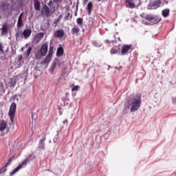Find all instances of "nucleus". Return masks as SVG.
<instances>
[{
    "label": "nucleus",
    "instance_id": "f257e3e1",
    "mask_svg": "<svg viewBox=\"0 0 176 176\" xmlns=\"http://www.w3.org/2000/svg\"><path fill=\"white\" fill-rule=\"evenodd\" d=\"M142 102V100L141 95L136 94L133 98H131L125 101L123 111L126 112V111L130 109L131 113L137 112L139 108H141Z\"/></svg>",
    "mask_w": 176,
    "mask_h": 176
},
{
    "label": "nucleus",
    "instance_id": "f03ea898",
    "mask_svg": "<svg viewBox=\"0 0 176 176\" xmlns=\"http://www.w3.org/2000/svg\"><path fill=\"white\" fill-rule=\"evenodd\" d=\"M35 157H36V156H35V154L34 153H31L30 155H29V156L23 160L21 164H19L16 168L14 169L12 172L10 173V176L14 175V174H16V173H17L19 170H21L23 167H25V166H27V164H28L30 162L34 160Z\"/></svg>",
    "mask_w": 176,
    "mask_h": 176
},
{
    "label": "nucleus",
    "instance_id": "7ed1b4c3",
    "mask_svg": "<svg viewBox=\"0 0 176 176\" xmlns=\"http://www.w3.org/2000/svg\"><path fill=\"white\" fill-rule=\"evenodd\" d=\"M0 13L3 14L5 17L12 16V8L9 7V4L2 1L0 3Z\"/></svg>",
    "mask_w": 176,
    "mask_h": 176
},
{
    "label": "nucleus",
    "instance_id": "20e7f679",
    "mask_svg": "<svg viewBox=\"0 0 176 176\" xmlns=\"http://www.w3.org/2000/svg\"><path fill=\"white\" fill-rule=\"evenodd\" d=\"M16 108H17V104H16V102H13L10 106L8 116H10V119L12 124H14V116L16 115Z\"/></svg>",
    "mask_w": 176,
    "mask_h": 176
},
{
    "label": "nucleus",
    "instance_id": "39448f33",
    "mask_svg": "<svg viewBox=\"0 0 176 176\" xmlns=\"http://www.w3.org/2000/svg\"><path fill=\"white\" fill-rule=\"evenodd\" d=\"M133 49V45H124L121 49V56H126L129 53H131Z\"/></svg>",
    "mask_w": 176,
    "mask_h": 176
},
{
    "label": "nucleus",
    "instance_id": "423d86ee",
    "mask_svg": "<svg viewBox=\"0 0 176 176\" xmlns=\"http://www.w3.org/2000/svg\"><path fill=\"white\" fill-rule=\"evenodd\" d=\"M160 5H162V1L155 0L154 1L148 3L147 6V9H148V10L157 9V8H160Z\"/></svg>",
    "mask_w": 176,
    "mask_h": 176
},
{
    "label": "nucleus",
    "instance_id": "0eeeda50",
    "mask_svg": "<svg viewBox=\"0 0 176 176\" xmlns=\"http://www.w3.org/2000/svg\"><path fill=\"white\" fill-rule=\"evenodd\" d=\"M45 141L46 134H45V135L38 141V149H41V151H45V149H46Z\"/></svg>",
    "mask_w": 176,
    "mask_h": 176
},
{
    "label": "nucleus",
    "instance_id": "6e6552de",
    "mask_svg": "<svg viewBox=\"0 0 176 176\" xmlns=\"http://www.w3.org/2000/svg\"><path fill=\"white\" fill-rule=\"evenodd\" d=\"M31 34H32V30H31V29H25L23 30V33L21 34V37L24 39H28V38L31 36Z\"/></svg>",
    "mask_w": 176,
    "mask_h": 176
},
{
    "label": "nucleus",
    "instance_id": "1a4fd4ad",
    "mask_svg": "<svg viewBox=\"0 0 176 176\" xmlns=\"http://www.w3.org/2000/svg\"><path fill=\"white\" fill-rule=\"evenodd\" d=\"M48 48H49V46L47 43L43 44V45L41 46V48L40 50L41 56H46V54H47V49Z\"/></svg>",
    "mask_w": 176,
    "mask_h": 176
},
{
    "label": "nucleus",
    "instance_id": "9d476101",
    "mask_svg": "<svg viewBox=\"0 0 176 176\" xmlns=\"http://www.w3.org/2000/svg\"><path fill=\"white\" fill-rule=\"evenodd\" d=\"M65 35V32L61 29L56 30L54 34L55 38H63Z\"/></svg>",
    "mask_w": 176,
    "mask_h": 176
},
{
    "label": "nucleus",
    "instance_id": "9b49d317",
    "mask_svg": "<svg viewBox=\"0 0 176 176\" xmlns=\"http://www.w3.org/2000/svg\"><path fill=\"white\" fill-rule=\"evenodd\" d=\"M23 16H24V12H21L18 18L17 28L24 27V23L23 22Z\"/></svg>",
    "mask_w": 176,
    "mask_h": 176
},
{
    "label": "nucleus",
    "instance_id": "f8f14e48",
    "mask_svg": "<svg viewBox=\"0 0 176 176\" xmlns=\"http://www.w3.org/2000/svg\"><path fill=\"white\" fill-rule=\"evenodd\" d=\"M42 14H44L45 16H50V9L48 8L47 5H44L43 6V9L41 10Z\"/></svg>",
    "mask_w": 176,
    "mask_h": 176
},
{
    "label": "nucleus",
    "instance_id": "ddd939ff",
    "mask_svg": "<svg viewBox=\"0 0 176 176\" xmlns=\"http://www.w3.org/2000/svg\"><path fill=\"white\" fill-rule=\"evenodd\" d=\"M8 30H9V27L8 26V23H4L1 28V36L8 35Z\"/></svg>",
    "mask_w": 176,
    "mask_h": 176
},
{
    "label": "nucleus",
    "instance_id": "4468645a",
    "mask_svg": "<svg viewBox=\"0 0 176 176\" xmlns=\"http://www.w3.org/2000/svg\"><path fill=\"white\" fill-rule=\"evenodd\" d=\"M120 47L118 46L113 47L110 50L111 54H120Z\"/></svg>",
    "mask_w": 176,
    "mask_h": 176
},
{
    "label": "nucleus",
    "instance_id": "2eb2a0df",
    "mask_svg": "<svg viewBox=\"0 0 176 176\" xmlns=\"http://www.w3.org/2000/svg\"><path fill=\"white\" fill-rule=\"evenodd\" d=\"M5 47L0 43V56H1V60H6V55H5V51L3 49Z\"/></svg>",
    "mask_w": 176,
    "mask_h": 176
},
{
    "label": "nucleus",
    "instance_id": "dca6fc26",
    "mask_svg": "<svg viewBox=\"0 0 176 176\" xmlns=\"http://www.w3.org/2000/svg\"><path fill=\"white\" fill-rule=\"evenodd\" d=\"M80 32V29H79V26L78 25H74L72 29V35H78Z\"/></svg>",
    "mask_w": 176,
    "mask_h": 176
},
{
    "label": "nucleus",
    "instance_id": "f3484780",
    "mask_svg": "<svg viewBox=\"0 0 176 176\" xmlns=\"http://www.w3.org/2000/svg\"><path fill=\"white\" fill-rule=\"evenodd\" d=\"M125 3H126L127 8L129 9H134L135 8V4L133 3V0H125Z\"/></svg>",
    "mask_w": 176,
    "mask_h": 176
},
{
    "label": "nucleus",
    "instance_id": "a211bd4d",
    "mask_svg": "<svg viewBox=\"0 0 176 176\" xmlns=\"http://www.w3.org/2000/svg\"><path fill=\"white\" fill-rule=\"evenodd\" d=\"M85 9L87 11L88 14L90 16V14H91V10H93V3L89 1Z\"/></svg>",
    "mask_w": 176,
    "mask_h": 176
},
{
    "label": "nucleus",
    "instance_id": "6ab92c4d",
    "mask_svg": "<svg viewBox=\"0 0 176 176\" xmlns=\"http://www.w3.org/2000/svg\"><path fill=\"white\" fill-rule=\"evenodd\" d=\"M160 21H162V18H160L157 16H154L151 23L153 24V25H155L156 24H159Z\"/></svg>",
    "mask_w": 176,
    "mask_h": 176
},
{
    "label": "nucleus",
    "instance_id": "aec40b11",
    "mask_svg": "<svg viewBox=\"0 0 176 176\" xmlns=\"http://www.w3.org/2000/svg\"><path fill=\"white\" fill-rule=\"evenodd\" d=\"M63 54H64V48H63V47H58L56 51L57 57H63Z\"/></svg>",
    "mask_w": 176,
    "mask_h": 176
},
{
    "label": "nucleus",
    "instance_id": "412c9836",
    "mask_svg": "<svg viewBox=\"0 0 176 176\" xmlns=\"http://www.w3.org/2000/svg\"><path fill=\"white\" fill-rule=\"evenodd\" d=\"M34 3L35 10L39 12V10H41V3L39 2V0H34Z\"/></svg>",
    "mask_w": 176,
    "mask_h": 176
},
{
    "label": "nucleus",
    "instance_id": "4be33fe9",
    "mask_svg": "<svg viewBox=\"0 0 176 176\" xmlns=\"http://www.w3.org/2000/svg\"><path fill=\"white\" fill-rule=\"evenodd\" d=\"M50 60H52V55L48 54L45 58L41 62V65L49 64V63H50Z\"/></svg>",
    "mask_w": 176,
    "mask_h": 176
},
{
    "label": "nucleus",
    "instance_id": "5701e85b",
    "mask_svg": "<svg viewBox=\"0 0 176 176\" xmlns=\"http://www.w3.org/2000/svg\"><path fill=\"white\" fill-rule=\"evenodd\" d=\"M56 67H57V61L54 60L51 67L49 69V72L53 74V72H54V69H56Z\"/></svg>",
    "mask_w": 176,
    "mask_h": 176
},
{
    "label": "nucleus",
    "instance_id": "b1692460",
    "mask_svg": "<svg viewBox=\"0 0 176 176\" xmlns=\"http://www.w3.org/2000/svg\"><path fill=\"white\" fill-rule=\"evenodd\" d=\"M162 14L164 18L168 17L170 16V9L166 8V9L163 10Z\"/></svg>",
    "mask_w": 176,
    "mask_h": 176
},
{
    "label": "nucleus",
    "instance_id": "393cba45",
    "mask_svg": "<svg viewBox=\"0 0 176 176\" xmlns=\"http://www.w3.org/2000/svg\"><path fill=\"white\" fill-rule=\"evenodd\" d=\"M6 129V122L4 120L0 121V131H3Z\"/></svg>",
    "mask_w": 176,
    "mask_h": 176
},
{
    "label": "nucleus",
    "instance_id": "a878e982",
    "mask_svg": "<svg viewBox=\"0 0 176 176\" xmlns=\"http://www.w3.org/2000/svg\"><path fill=\"white\" fill-rule=\"evenodd\" d=\"M155 15L148 14L146 16H142V20H147L151 23L152 20H153V17Z\"/></svg>",
    "mask_w": 176,
    "mask_h": 176
},
{
    "label": "nucleus",
    "instance_id": "bb28decb",
    "mask_svg": "<svg viewBox=\"0 0 176 176\" xmlns=\"http://www.w3.org/2000/svg\"><path fill=\"white\" fill-rule=\"evenodd\" d=\"M92 45L94 47H101V46H102V43L97 41H92Z\"/></svg>",
    "mask_w": 176,
    "mask_h": 176
},
{
    "label": "nucleus",
    "instance_id": "cd10ccee",
    "mask_svg": "<svg viewBox=\"0 0 176 176\" xmlns=\"http://www.w3.org/2000/svg\"><path fill=\"white\" fill-rule=\"evenodd\" d=\"M5 87L3 86V82L0 80V93H2V94H5Z\"/></svg>",
    "mask_w": 176,
    "mask_h": 176
},
{
    "label": "nucleus",
    "instance_id": "c85d7f7f",
    "mask_svg": "<svg viewBox=\"0 0 176 176\" xmlns=\"http://www.w3.org/2000/svg\"><path fill=\"white\" fill-rule=\"evenodd\" d=\"M71 19H72V16H71V13L70 12H67L66 14V15L64 17V20L65 21H68V20H71Z\"/></svg>",
    "mask_w": 176,
    "mask_h": 176
},
{
    "label": "nucleus",
    "instance_id": "c756f323",
    "mask_svg": "<svg viewBox=\"0 0 176 176\" xmlns=\"http://www.w3.org/2000/svg\"><path fill=\"white\" fill-rule=\"evenodd\" d=\"M76 23L78 25H82V24H83V19L78 18L76 20Z\"/></svg>",
    "mask_w": 176,
    "mask_h": 176
},
{
    "label": "nucleus",
    "instance_id": "7c9ffc66",
    "mask_svg": "<svg viewBox=\"0 0 176 176\" xmlns=\"http://www.w3.org/2000/svg\"><path fill=\"white\" fill-rule=\"evenodd\" d=\"M54 47H53V45H52V43H50L48 54H50V55L52 56V54H53V50H54Z\"/></svg>",
    "mask_w": 176,
    "mask_h": 176
},
{
    "label": "nucleus",
    "instance_id": "2f4dec72",
    "mask_svg": "<svg viewBox=\"0 0 176 176\" xmlns=\"http://www.w3.org/2000/svg\"><path fill=\"white\" fill-rule=\"evenodd\" d=\"M6 171H8V168H6L5 167H2L0 169V175L1 174H3V175H5V173H6Z\"/></svg>",
    "mask_w": 176,
    "mask_h": 176
},
{
    "label": "nucleus",
    "instance_id": "473e14b6",
    "mask_svg": "<svg viewBox=\"0 0 176 176\" xmlns=\"http://www.w3.org/2000/svg\"><path fill=\"white\" fill-rule=\"evenodd\" d=\"M31 50H32V47H30L27 50V51H26V52H25V54H26L27 57H29V56H30V54H31Z\"/></svg>",
    "mask_w": 176,
    "mask_h": 176
},
{
    "label": "nucleus",
    "instance_id": "72a5a7b5",
    "mask_svg": "<svg viewBox=\"0 0 176 176\" xmlns=\"http://www.w3.org/2000/svg\"><path fill=\"white\" fill-rule=\"evenodd\" d=\"M10 86H12V87H14V86H16V80L11 79V80L10 82Z\"/></svg>",
    "mask_w": 176,
    "mask_h": 176
},
{
    "label": "nucleus",
    "instance_id": "f704fd0d",
    "mask_svg": "<svg viewBox=\"0 0 176 176\" xmlns=\"http://www.w3.org/2000/svg\"><path fill=\"white\" fill-rule=\"evenodd\" d=\"M11 100H12V101H19V98H17V95L14 94L12 97H11Z\"/></svg>",
    "mask_w": 176,
    "mask_h": 176
},
{
    "label": "nucleus",
    "instance_id": "c9c22d12",
    "mask_svg": "<svg viewBox=\"0 0 176 176\" xmlns=\"http://www.w3.org/2000/svg\"><path fill=\"white\" fill-rule=\"evenodd\" d=\"M45 36V34L43 32H41L37 34V38H39V39H42Z\"/></svg>",
    "mask_w": 176,
    "mask_h": 176
},
{
    "label": "nucleus",
    "instance_id": "e433bc0d",
    "mask_svg": "<svg viewBox=\"0 0 176 176\" xmlns=\"http://www.w3.org/2000/svg\"><path fill=\"white\" fill-rule=\"evenodd\" d=\"M79 87H80L79 85L73 87L72 89V91H76V90H78V89H79Z\"/></svg>",
    "mask_w": 176,
    "mask_h": 176
},
{
    "label": "nucleus",
    "instance_id": "4c0bfd02",
    "mask_svg": "<svg viewBox=\"0 0 176 176\" xmlns=\"http://www.w3.org/2000/svg\"><path fill=\"white\" fill-rule=\"evenodd\" d=\"M63 101L65 105H67L68 101H69V100L68 98H65L63 99Z\"/></svg>",
    "mask_w": 176,
    "mask_h": 176
},
{
    "label": "nucleus",
    "instance_id": "58836bf2",
    "mask_svg": "<svg viewBox=\"0 0 176 176\" xmlns=\"http://www.w3.org/2000/svg\"><path fill=\"white\" fill-rule=\"evenodd\" d=\"M10 162H12L11 159L8 160V162H7L3 167H5V168H7L8 166H9V163H10Z\"/></svg>",
    "mask_w": 176,
    "mask_h": 176
},
{
    "label": "nucleus",
    "instance_id": "ea45409f",
    "mask_svg": "<svg viewBox=\"0 0 176 176\" xmlns=\"http://www.w3.org/2000/svg\"><path fill=\"white\" fill-rule=\"evenodd\" d=\"M23 60V56L20 55L18 56V63H20Z\"/></svg>",
    "mask_w": 176,
    "mask_h": 176
},
{
    "label": "nucleus",
    "instance_id": "a19ab883",
    "mask_svg": "<svg viewBox=\"0 0 176 176\" xmlns=\"http://www.w3.org/2000/svg\"><path fill=\"white\" fill-rule=\"evenodd\" d=\"M172 104H176V97L172 98Z\"/></svg>",
    "mask_w": 176,
    "mask_h": 176
},
{
    "label": "nucleus",
    "instance_id": "79ce46f5",
    "mask_svg": "<svg viewBox=\"0 0 176 176\" xmlns=\"http://www.w3.org/2000/svg\"><path fill=\"white\" fill-rule=\"evenodd\" d=\"M22 65H23V63L19 62L18 68H21Z\"/></svg>",
    "mask_w": 176,
    "mask_h": 176
},
{
    "label": "nucleus",
    "instance_id": "37998d69",
    "mask_svg": "<svg viewBox=\"0 0 176 176\" xmlns=\"http://www.w3.org/2000/svg\"><path fill=\"white\" fill-rule=\"evenodd\" d=\"M19 35H20V33L19 32H17L16 34H15V36L17 39V38H19Z\"/></svg>",
    "mask_w": 176,
    "mask_h": 176
},
{
    "label": "nucleus",
    "instance_id": "c03bdc74",
    "mask_svg": "<svg viewBox=\"0 0 176 176\" xmlns=\"http://www.w3.org/2000/svg\"><path fill=\"white\" fill-rule=\"evenodd\" d=\"M35 113H32V115H31V118H32V120H34V116H35Z\"/></svg>",
    "mask_w": 176,
    "mask_h": 176
},
{
    "label": "nucleus",
    "instance_id": "a18cd8bd",
    "mask_svg": "<svg viewBox=\"0 0 176 176\" xmlns=\"http://www.w3.org/2000/svg\"><path fill=\"white\" fill-rule=\"evenodd\" d=\"M57 134H56V137H58V135L60 134V133H61V130H58L56 131Z\"/></svg>",
    "mask_w": 176,
    "mask_h": 176
},
{
    "label": "nucleus",
    "instance_id": "49530a36",
    "mask_svg": "<svg viewBox=\"0 0 176 176\" xmlns=\"http://www.w3.org/2000/svg\"><path fill=\"white\" fill-rule=\"evenodd\" d=\"M138 3V6H140L141 5V0H136Z\"/></svg>",
    "mask_w": 176,
    "mask_h": 176
},
{
    "label": "nucleus",
    "instance_id": "de8ad7c7",
    "mask_svg": "<svg viewBox=\"0 0 176 176\" xmlns=\"http://www.w3.org/2000/svg\"><path fill=\"white\" fill-rule=\"evenodd\" d=\"M87 2H89V0H83L84 5H86V3H87Z\"/></svg>",
    "mask_w": 176,
    "mask_h": 176
},
{
    "label": "nucleus",
    "instance_id": "09e8293b",
    "mask_svg": "<svg viewBox=\"0 0 176 176\" xmlns=\"http://www.w3.org/2000/svg\"><path fill=\"white\" fill-rule=\"evenodd\" d=\"M63 124H65V123H68V120H64L63 121Z\"/></svg>",
    "mask_w": 176,
    "mask_h": 176
},
{
    "label": "nucleus",
    "instance_id": "8fccbe9b",
    "mask_svg": "<svg viewBox=\"0 0 176 176\" xmlns=\"http://www.w3.org/2000/svg\"><path fill=\"white\" fill-rule=\"evenodd\" d=\"M47 5H48V6H52V5H53V3H52V1L48 2Z\"/></svg>",
    "mask_w": 176,
    "mask_h": 176
},
{
    "label": "nucleus",
    "instance_id": "3c124183",
    "mask_svg": "<svg viewBox=\"0 0 176 176\" xmlns=\"http://www.w3.org/2000/svg\"><path fill=\"white\" fill-rule=\"evenodd\" d=\"M105 43H107V45H109V43H111V41H109V40H106Z\"/></svg>",
    "mask_w": 176,
    "mask_h": 176
},
{
    "label": "nucleus",
    "instance_id": "603ef678",
    "mask_svg": "<svg viewBox=\"0 0 176 176\" xmlns=\"http://www.w3.org/2000/svg\"><path fill=\"white\" fill-rule=\"evenodd\" d=\"M8 52H9V48L8 47H7L6 50V53H8Z\"/></svg>",
    "mask_w": 176,
    "mask_h": 176
},
{
    "label": "nucleus",
    "instance_id": "864d4df0",
    "mask_svg": "<svg viewBox=\"0 0 176 176\" xmlns=\"http://www.w3.org/2000/svg\"><path fill=\"white\" fill-rule=\"evenodd\" d=\"M56 138H54V142H56Z\"/></svg>",
    "mask_w": 176,
    "mask_h": 176
},
{
    "label": "nucleus",
    "instance_id": "5fc2aeb1",
    "mask_svg": "<svg viewBox=\"0 0 176 176\" xmlns=\"http://www.w3.org/2000/svg\"><path fill=\"white\" fill-rule=\"evenodd\" d=\"M19 97H20V98H21V94H19Z\"/></svg>",
    "mask_w": 176,
    "mask_h": 176
},
{
    "label": "nucleus",
    "instance_id": "6e6d98bb",
    "mask_svg": "<svg viewBox=\"0 0 176 176\" xmlns=\"http://www.w3.org/2000/svg\"><path fill=\"white\" fill-rule=\"evenodd\" d=\"M98 2H101V0H97Z\"/></svg>",
    "mask_w": 176,
    "mask_h": 176
},
{
    "label": "nucleus",
    "instance_id": "4d7b16f0",
    "mask_svg": "<svg viewBox=\"0 0 176 176\" xmlns=\"http://www.w3.org/2000/svg\"><path fill=\"white\" fill-rule=\"evenodd\" d=\"M82 32H85V29H82Z\"/></svg>",
    "mask_w": 176,
    "mask_h": 176
},
{
    "label": "nucleus",
    "instance_id": "13d9d810",
    "mask_svg": "<svg viewBox=\"0 0 176 176\" xmlns=\"http://www.w3.org/2000/svg\"><path fill=\"white\" fill-rule=\"evenodd\" d=\"M2 19V16H1V15H0V19Z\"/></svg>",
    "mask_w": 176,
    "mask_h": 176
},
{
    "label": "nucleus",
    "instance_id": "bf43d9fd",
    "mask_svg": "<svg viewBox=\"0 0 176 176\" xmlns=\"http://www.w3.org/2000/svg\"><path fill=\"white\" fill-rule=\"evenodd\" d=\"M115 25H116V26L118 25V23H116Z\"/></svg>",
    "mask_w": 176,
    "mask_h": 176
},
{
    "label": "nucleus",
    "instance_id": "052dcab7",
    "mask_svg": "<svg viewBox=\"0 0 176 176\" xmlns=\"http://www.w3.org/2000/svg\"><path fill=\"white\" fill-rule=\"evenodd\" d=\"M118 41H120V38H118Z\"/></svg>",
    "mask_w": 176,
    "mask_h": 176
},
{
    "label": "nucleus",
    "instance_id": "680f3d73",
    "mask_svg": "<svg viewBox=\"0 0 176 176\" xmlns=\"http://www.w3.org/2000/svg\"><path fill=\"white\" fill-rule=\"evenodd\" d=\"M60 115H63V113H60Z\"/></svg>",
    "mask_w": 176,
    "mask_h": 176
},
{
    "label": "nucleus",
    "instance_id": "e2e57ef3",
    "mask_svg": "<svg viewBox=\"0 0 176 176\" xmlns=\"http://www.w3.org/2000/svg\"><path fill=\"white\" fill-rule=\"evenodd\" d=\"M116 34H119V33H118V32H116Z\"/></svg>",
    "mask_w": 176,
    "mask_h": 176
},
{
    "label": "nucleus",
    "instance_id": "0e129e2a",
    "mask_svg": "<svg viewBox=\"0 0 176 176\" xmlns=\"http://www.w3.org/2000/svg\"><path fill=\"white\" fill-rule=\"evenodd\" d=\"M54 1H58V0H54Z\"/></svg>",
    "mask_w": 176,
    "mask_h": 176
},
{
    "label": "nucleus",
    "instance_id": "69168bd1",
    "mask_svg": "<svg viewBox=\"0 0 176 176\" xmlns=\"http://www.w3.org/2000/svg\"><path fill=\"white\" fill-rule=\"evenodd\" d=\"M120 68H122V67H120Z\"/></svg>",
    "mask_w": 176,
    "mask_h": 176
}]
</instances>
